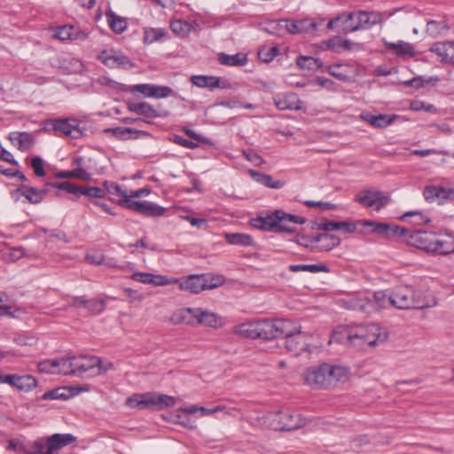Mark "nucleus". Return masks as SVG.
Wrapping results in <instances>:
<instances>
[{
  "instance_id": "1",
  "label": "nucleus",
  "mask_w": 454,
  "mask_h": 454,
  "mask_svg": "<svg viewBox=\"0 0 454 454\" xmlns=\"http://www.w3.org/2000/svg\"><path fill=\"white\" fill-rule=\"evenodd\" d=\"M387 332L377 324L342 326L335 329L329 340L349 347L364 348L366 346L375 347L386 341Z\"/></svg>"
},
{
  "instance_id": "2",
  "label": "nucleus",
  "mask_w": 454,
  "mask_h": 454,
  "mask_svg": "<svg viewBox=\"0 0 454 454\" xmlns=\"http://www.w3.org/2000/svg\"><path fill=\"white\" fill-rule=\"evenodd\" d=\"M392 290L360 294L344 301L348 309L372 314L379 309L393 307Z\"/></svg>"
},
{
  "instance_id": "3",
  "label": "nucleus",
  "mask_w": 454,
  "mask_h": 454,
  "mask_svg": "<svg viewBox=\"0 0 454 454\" xmlns=\"http://www.w3.org/2000/svg\"><path fill=\"white\" fill-rule=\"evenodd\" d=\"M393 307L398 309H422L435 305L434 299H428L425 293L410 285L392 289Z\"/></svg>"
},
{
  "instance_id": "4",
  "label": "nucleus",
  "mask_w": 454,
  "mask_h": 454,
  "mask_svg": "<svg viewBox=\"0 0 454 454\" xmlns=\"http://www.w3.org/2000/svg\"><path fill=\"white\" fill-rule=\"evenodd\" d=\"M340 16L341 21L340 31L343 34L369 29L381 20V14L374 12L357 11L342 13Z\"/></svg>"
},
{
  "instance_id": "5",
  "label": "nucleus",
  "mask_w": 454,
  "mask_h": 454,
  "mask_svg": "<svg viewBox=\"0 0 454 454\" xmlns=\"http://www.w3.org/2000/svg\"><path fill=\"white\" fill-rule=\"evenodd\" d=\"M176 403L174 396L163 395L156 392H147L144 394H134L126 400V404L137 410L153 409L162 410L172 407Z\"/></svg>"
},
{
  "instance_id": "6",
  "label": "nucleus",
  "mask_w": 454,
  "mask_h": 454,
  "mask_svg": "<svg viewBox=\"0 0 454 454\" xmlns=\"http://www.w3.org/2000/svg\"><path fill=\"white\" fill-rule=\"evenodd\" d=\"M287 334H283L285 338V346L287 351L298 356L303 351L311 352L315 344L312 342L313 335L301 332L300 326H297L291 321V326Z\"/></svg>"
},
{
  "instance_id": "7",
  "label": "nucleus",
  "mask_w": 454,
  "mask_h": 454,
  "mask_svg": "<svg viewBox=\"0 0 454 454\" xmlns=\"http://www.w3.org/2000/svg\"><path fill=\"white\" fill-rule=\"evenodd\" d=\"M266 419L268 426L273 430H296L306 423L300 414L289 410L269 412Z\"/></svg>"
},
{
  "instance_id": "8",
  "label": "nucleus",
  "mask_w": 454,
  "mask_h": 454,
  "mask_svg": "<svg viewBox=\"0 0 454 454\" xmlns=\"http://www.w3.org/2000/svg\"><path fill=\"white\" fill-rule=\"evenodd\" d=\"M258 338L264 340H271L283 337L287 334L291 326V320L275 319V320H260L257 321Z\"/></svg>"
},
{
  "instance_id": "9",
  "label": "nucleus",
  "mask_w": 454,
  "mask_h": 454,
  "mask_svg": "<svg viewBox=\"0 0 454 454\" xmlns=\"http://www.w3.org/2000/svg\"><path fill=\"white\" fill-rule=\"evenodd\" d=\"M327 370V363L308 368L303 377L305 382L315 388H330Z\"/></svg>"
},
{
  "instance_id": "10",
  "label": "nucleus",
  "mask_w": 454,
  "mask_h": 454,
  "mask_svg": "<svg viewBox=\"0 0 454 454\" xmlns=\"http://www.w3.org/2000/svg\"><path fill=\"white\" fill-rule=\"evenodd\" d=\"M355 200L364 207L377 211L384 207L388 202V198L383 192L372 190L364 191L356 194Z\"/></svg>"
},
{
  "instance_id": "11",
  "label": "nucleus",
  "mask_w": 454,
  "mask_h": 454,
  "mask_svg": "<svg viewBox=\"0 0 454 454\" xmlns=\"http://www.w3.org/2000/svg\"><path fill=\"white\" fill-rule=\"evenodd\" d=\"M280 28H285L290 34H309L317 31L318 23L309 19L299 20H279Z\"/></svg>"
},
{
  "instance_id": "12",
  "label": "nucleus",
  "mask_w": 454,
  "mask_h": 454,
  "mask_svg": "<svg viewBox=\"0 0 454 454\" xmlns=\"http://www.w3.org/2000/svg\"><path fill=\"white\" fill-rule=\"evenodd\" d=\"M362 224L365 227H371L372 233L387 238L402 237L404 236L407 232V230L404 228L386 223H378L375 221L367 220L362 222Z\"/></svg>"
},
{
  "instance_id": "13",
  "label": "nucleus",
  "mask_w": 454,
  "mask_h": 454,
  "mask_svg": "<svg viewBox=\"0 0 454 454\" xmlns=\"http://www.w3.org/2000/svg\"><path fill=\"white\" fill-rule=\"evenodd\" d=\"M276 232H294L296 230L297 224H303L306 221L303 217H300L298 215L286 214L285 212L279 210H276Z\"/></svg>"
},
{
  "instance_id": "14",
  "label": "nucleus",
  "mask_w": 454,
  "mask_h": 454,
  "mask_svg": "<svg viewBox=\"0 0 454 454\" xmlns=\"http://www.w3.org/2000/svg\"><path fill=\"white\" fill-rule=\"evenodd\" d=\"M190 81L198 88L209 89L210 90L216 88L227 89L230 87V83L226 79L213 75H192Z\"/></svg>"
},
{
  "instance_id": "15",
  "label": "nucleus",
  "mask_w": 454,
  "mask_h": 454,
  "mask_svg": "<svg viewBox=\"0 0 454 454\" xmlns=\"http://www.w3.org/2000/svg\"><path fill=\"white\" fill-rule=\"evenodd\" d=\"M327 369L326 372L330 388L336 387L338 383H345L349 379V369L344 364L327 363Z\"/></svg>"
},
{
  "instance_id": "16",
  "label": "nucleus",
  "mask_w": 454,
  "mask_h": 454,
  "mask_svg": "<svg viewBox=\"0 0 454 454\" xmlns=\"http://www.w3.org/2000/svg\"><path fill=\"white\" fill-rule=\"evenodd\" d=\"M54 131L67 137L77 139L83 132L78 127L77 121L74 119L54 120L51 122Z\"/></svg>"
},
{
  "instance_id": "17",
  "label": "nucleus",
  "mask_w": 454,
  "mask_h": 454,
  "mask_svg": "<svg viewBox=\"0 0 454 454\" xmlns=\"http://www.w3.org/2000/svg\"><path fill=\"white\" fill-rule=\"evenodd\" d=\"M437 234L424 231H416L411 235V242L419 249L433 252L435 249Z\"/></svg>"
},
{
  "instance_id": "18",
  "label": "nucleus",
  "mask_w": 454,
  "mask_h": 454,
  "mask_svg": "<svg viewBox=\"0 0 454 454\" xmlns=\"http://www.w3.org/2000/svg\"><path fill=\"white\" fill-rule=\"evenodd\" d=\"M98 58L105 66L110 68L130 66V60L128 57L116 53L113 50L101 51Z\"/></svg>"
},
{
  "instance_id": "19",
  "label": "nucleus",
  "mask_w": 454,
  "mask_h": 454,
  "mask_svg": "<svg viewBox=\"0 0 454 454\" xmlns=\"http://www.w3.org/2000/svg\"><path fill=\"white\" fill-rule=\"evenodd\" d=\"M400 116L397 114H380L378 115L372 114L370 113H362L360 119L366 121L374 128L384 129L394 123V121L399 119Z\"/></svg>"
},
{
  "instance_id": "20",
  "label": "nucleus",
  "mask_w": 454,
  "mask_h": 454,
  "mask_svg": "<svg viewBox=\"0 0 454 454\" xmlns=\"http://www.w3.org/2000/svg\"><path fill=\"white\" fill-rule=\"evenodd\" d=\"M430 51L435 53L441 61L454 65V42L435 43Z\"/></svg>"
},
{
  "instance_id": "21",
  "label": "nucleus",
  "mask_w": 454,
  "mask_h": 454,
  "mask_svg": "<svg viewBox=\"0 0 454 454\" xmlns=\"http://www.w3.org/2000/svg\"><path fill=\"white\" fill-rule=\"evenodd\" d=\"M276 107L279 110H300L301 102L294 93L278 94L273 98Z\"/></svg>"
},
{
  "instance_id": "22",
  "label": "nucleus",
  "mask_w": 454,
  "mask_h": 454,
  "mask_svg": "<svg viewBox=\"0 0 454 454\" xmlns=\"http://www.w3.org/2000/svg\"><path fill=\"white\" fill-rule=\"evenodd\" d=\"M8 385L24 392H28L37 386V380L31 375L11 374Z\"/></svg>"
},
{
  "instance_id": "23",
  "label": "nucleus",
  "mask_w": 454,
  "mask_h": 454,
  "mask_svg": "<svg viewBox=\"0 0 454 454\" xmlns=\"http://www.w3.org/2000/svg\"><path fill=\"white\" fill-rule=\"evenodd\" d=\"M54 37L61 40H81L83 41L88 37V34L73 26H64L57 29Z\"/></svg>"
},
{
  "instance_id": "24",
  "label": "nucleus",
  "mask_w": 454,
  "mask_h": 454,
  "mask_svg": "<svg viewBox=\"0 0 454 454\" xmlns=\"http://www.w3.org/2000/svg\"><path fill=\"white\" fill-rule=\"evenodd\" d=\"M9 140L21 152L28 151L34 145V137L27 132L10 133Z\"/></svg>"
},
{
  "instance_id": "25",
  "label": "nucleus",
  "mask_w": 454,
  "mask_h": 454,
  "mask_svg": "<svg viewBox=\"0 0 454 454\" xmlns=\"http://www.w3.org/2000/svg\"><path fill=\"white\" fill-rule=\"evenodd\" d=\"M180 290L194 294L204 291L201 274H192L184 277V280L180 283Z\"/></svg>"
},
{
  "instance_id": "26",
  "label": "nucleus",
  "mask_w": 454,
  "mask_h": 454,
  "mask_svg": "<svg viewBox=\"0 0 454 454\" xmlns=\"http://www.w3.org/2000/svg\"><path fill=\"white\" fill-rule=\"evenodd\" d=\"M196 308L180 309L173 312L169 321L174 325H193L195 323Z\"/></svg>"
},
{
  "instance_id": "27",
  "label": "nucleus",
  "mask_w": 454,
  "mask_h": 454,
  "mask_svg": "<svg viewBox=\"0 0 454 454\" xmlns=\"http://www.w3.org/2000/svg\"><path fill=\"white\" fill-rule=\"evenodd\" d=\"M97 360L92 356H75V369L77 376L82 375L87 372H90L91 375H95V364Z\"/></svg>"
},
{
  "instance_id": "28",
  "label": "nucleus",
  "mask_w": 454,
  "mask_h": 454,
  "mask_svg": "<svg viewBox=\"0 0 454 454\" xmlns=\"http://www.w3.org/2000/svg\"><path fill=\"white\" fill-rule=\"evenodd\" d=\"M106 133H110L118 139L126 140L130 138H138L140 136H148L146 131L138 130L132 128L126 127H116L109 128L105 130Z\"/></svg>"
},
{
  "instance_id": "29",
  "label": "nucleus",
  "mask_w": 454,
  "mask_h": 454,
  "mask_svg": "<svg viewBox=\"0 0 454 454\" xmlns=\"http://www.w3.org/2000/svg\"><path fill=\"white\" fill-rule=\"evenodd\" d=\"M251 224L253 227L256 229H260L262 231H276L277 226V212H273L271 214H268L264 216L260 215L257 216L251 221Z\"/></svg>"
},
{
  "instance_id": "30",
  "label": "nucleus",
  "mask_w": 454,
  "mask_h": 454,
  "mask_svg": "<svg viewBox=\"0 0 454 454\" xmlns=\"http://www.w3.org/2000/svg\"><path fill=\"white\" fill-rule=\"evenodd\" d=\"M434 253L448 254L454 252V237L450 234H437Z\"/></svg>"
},
{
  "instance_id": "31",
  "label": "nucleus",
  "mask_w": 454,
  "mask_h": 454,
  "mask_svg": "<svg viewBox=\"0 0 454 454\" xmlns=\"http://www.w3.org/2000/svg\"><path fill=\"white\" fill-rule=\"evenodd\" d=\"M250 176L258 184L271 189H280L284 186L285 182L281 180H274L270 175L258 172L256 170H249Z\"/></svg>"
},
{
  "instance_id": "32",
  "label": "nucleus",
  "mask_w": 454,
  "mask_h": 454,
  "mask_svg": "<svg viewBox=\"0 0 454 454\" xmlns=\"http://www.w3.org/2000/svg\"><path fill=\"white\" fill-rule=\"evenodd\" d=\"M128 107L130 112L146 118H157L160 116L158 110L147 102L129 103Z\"/></svg>"
},
{
  "instance_id": "33",
  "label": "nucleus",
  "mask_w": 454,
  "mask_h": 454,
  "mask_svg": "<svg viewBox=\"0 0 454 454\" xmlns=\"http://www.w3.org/2000/svg\"><path fill=\"white\" fill-rule=\"evenodd\" d=\"M195 314V322L198 324L209 327H217L220 325L219 317L214 312L196 308Z\"/></svg>"
},
{
  "instance_id": "34",
  "label": "nucleus",
  "mask_w": 454,
  "mask_h": 454,
  "mask_svg": "<svg viewBox=\"0 0 454 454\" xmlns=\"http://www.w3.org/2000/svg\"><path fill=\"white\" fill-rule=\"evenodd\" d=\"M319 229L325 231H340L344 233L349 234L355 232L356 227L354 223L349 222L327 221L320 223Z\"/></svg>"
},
{
  "instance_id": "35",
  "label": "nucleus",
  "mask_w": 454,
  "mask_h": 454,
  "mask_svg": "<svg viewBox=\"0 0 454 454\" xmlns=\"http://www.w3.org/2000/svg\"><path fill=\"white\" fill-rule=\"evenodd\" d=\"M385 46L389 50L395 51V54L399 57H413L415 55L413 46L407 42L385 43Z\"/></svg>"
},
{
  "instance_id": "36",
  "label": "nucleus",
  "mask_w": 454,
  "mask_h": 454,
  "mask_svg": "<svg viewBox=\"0 0 454 454\" xmlns=\"http://www.w3.org/2000/svg\"><path fill=\"white\" fill-rule=\"evenodd\" d=\"M218 61L221 65L230 67H242L247 64V58L244 54L229 55L226 53L218 54Z\"/></svg>"
},
{
  "instance_id": "37",
  "label": "nucleus",
  "mask_w": 454,
  "mask_h": 454,
  "mask_svg": "<svg viewBox=\"0 0 454 454\" xmlns=\"http://www.w3.org/2000/svg\"><path fill=\"white\" fill-rule=\"evenodd\" d=\"M257 321L246 322L235 327V333L245 338L256 339L258 338L257 333Z\"/></svg>"
},
{
  "instance_id": "38",
  "label": "nucleus",
  "mask_w": 454,
  "mask_h": 454,
  "mask_svg": "<svg viewBox=\"0 0 454 454\" xmlns=\"http://www.w3.org/2000/svg\"><path fill=\"white\" fill-rule=\"evenodd\" d=\"M224 238L229 244L235 246L249 247L254 243L253 238L246 233H225Z\"/></svg>"
},
{
  "instance_id": "39",
  "label": "nucleus",
  "mask_w": 454,
  "mask_h": 454,
  "mask_svg": "<svg viewBox=\"0 0 454 454\" xmlns=\"http://www.w3.org/2000/svg\"><path fill=\"white\" fill-rule=\"evenodd\" d=\"M58 373L59 374H72L76 375L75 369V356L57 358Z\"/></svg>"
},
{
  "instance_id": "40",
  "label": "nucleus",
  "mask_w": 454,
  "mask_h": 454,
  "mask_svg": "<svg viewBox=\"0 0 454 454\" xmlns=\"http://www.w3.org/2000/svg\"><path fill=\"white\" fill-rule=\"evenodd\" d=\"M140 214L146 216H161L165 213V208L151 201H141Z\"/></svg>"
},
{
  "instance_id": "41",
  "label": "nucleus",
  "mask_w": 454,
  "mask_h": 454,
  "mask_svg": "<svg viewBox=\"0 0 454 454\" xmlns=\"http://www.w3.org/2000/svg\"><path fill=\"white\" fill-rule=\"evenodd\" d=\"M106 18L111 29L116 34L123 33L127 28L126 20L116 15L114 12H110L106 13Z\"/></svg>"
},
{
  "instance_id": "42",
  "label": "nucleus",
  "mask_w": 454,
  "mask_h": 454,
  "mask_svg": "<svg viewBox=\"0 0 454 454\" xmlns=\"http://www.w3.org/2000/svg\"><path fill=\"white\" fill-rule=\"evenodd\" d=\"M201 276L204 291L217 288L224 283V278L219 274H201Z\"/></svg>"
},
{
  "instance_id": "43",
  "label": "nucleus",
  "mask_w": 454,
  "mask_h": 454,
  "mask_svg": "<svg viewBox=\"0 0 454 454\" xmlns=\"http://www.w3.org/2000/svg\"><path fill=\"white\" fill-rule=\"evenodd\" d=\"M297 65L303 70L316 71L319 69L323 64L319 59L301 56L297 59Z\"/></svg>"
},
{
  "instance_id": "44",
  "label": "nucleus",
  "mask_w": 454,
  "mask_h": 454,
  "mask_svg": "<svg viewBox=\"0 0 454 454\" xmlns=\"http://www.w3.org/2000/svg\"><path fill=\"white\" fill-rule=\"evenodd\" d=\"M166 34L167 31L164 28L145 27L144 28L143 41L146 44H151L160 41Z\"/></svg>"
},
{
  "instance_id": "45",
  "label": "nucleus",
  "mask_w": 454,
  "mask_h": 454,
  "mask_svg": "<svg viewBox=\"0 0 454 454\" xmlns=\"http://www.w3.org/2000/svg\"><path fill=\"white\" fill-rule=\"evenodd\" d=\"M289 270L293 272L309 271L312 273L329 271L325 264H292L289 266Z\"/></svg>"
},
{
  "instance_id": "46",
  "label": "nucleus",
  "mask_w": 454,
  "mask_h": 454,
  "mask_svg": "<svg viewBox=\"0 0 454 454\" xmlns=\"http://www.w3.org/2000/svg\"><path fill=\"white\" fill-rule=\"evenodd\" d=\"M130 278L134 281H137V282H139L142 284L153 285V286H159L158 282L160 279V275H154L152 273L140 272V271L134 272Z\"/></svg>"
},
{
  "instance_id": "47",
  "label": "nucleus",
  "mask_w": 454,
  "mask_h": 454,
  "mask_svg": "<svg viewBox=\"0 0 454 454\" xmlns=\"http://www.w3.org/2000/svg\"><path fill=\"white\" fill-rule=\"evenodd\" d=\"M27 454H46L47 443L43 438H38L30 444H27L25 449Z\"/></svg>"
},
{
  "instance_id": "48",
  "label": "nucleus",
  "mask_w": 454,
  "mask_h": 454,
  "mask_svg": "<svg viewBox=\"0 0 454 454\" xmlns=\"http://www.w3.org/2000/svg\"><path fill=\"white\" fill-rule=\"evenodd\" d=\"M118 204L127 209L139 213L141 201L133 200V197L127 191L121 199H119Z\"/></svg>"
},
{
  "instance_id": "49",
  "label": "nucleus",
  "mask_w": 454,
  "mask_h": 454,
  "mask_svg": "<svg viewBox=\"0 0 454 454\" xmlns=\"http://www.w3.org/2000/svg\"><path fill=\"white\" fill-rule=\"evenodd\" d=\"M22 195L31 203L36 204L42 201L45 195V192L33 187H24Z\"/></svg>"
},
{
  "instance_id": "50",
  "label": "nucleus",
  "mask_w": 454,
  "mask_h": 454,
  "mask_svg": "<svg viewBox=\"0 0 454 454\" xmlns=\"http://www.w3.org/2000/svg\"><path fill=\"white\" fill-rule=\"evenodd\" d=\"M317 240L323 243L322 247L325 250L333 249L339 246L340 242V239L337 236L328 233L320 234Z\"/></svg>"
},
{
  "instance_id": "51",
  "label": "nucleus",
  "mask_w": 454,
  "mask_h": 454,
  "mask_svg": "<svg viewBox=\"0 0 454 454\" xmlns=\"http://www.w3.org/2000/svg\"><path fill=\"white\" fill-rule=\"evenodd\" d=\"M348 68L347 65L337 64L328 67V72L331 75L337 78L340 81L346 82L349 80V75L346 72Z\"/></svg>"
},
{
  "instance_id": "52",
  "label": "nucleus",
  "mask_w": 454,
  "mask_h": 454,
  "mask_svg": "<svg viewBox=\"0 0 454 454\" xmlns=\"http://www.w3.org/2000/svg\"><path fill=\"white\" fill-rule=\"evenodd\" d=\"M171 30L179 35H187L192 30V25L187 21L176 20L170 24Z\"/></svg>"
},
{
  "instance_id": "53",
  "label": "nucleus",
  "mask_w": 454,
  "mask_h": 454,
  "mask_svg": "<svg viewBox=\"0 0 454 454\" xmlns=\"http://www.w3.org/2000/svg\"><path fill=\"white\" fill-rule=\"evenodd\" d=\"M37 369L44 373H58L57 359H46L37 364Z\"/></svg>"
},
{
  "instance_id": "54",
  "label": "nucleus",
  "mask_w": 454,
  "mask_h": 454,
  "mask_svg": "<svg viewBox=\"0 0 454 454\" xmlns=\"http://www.w3.org/2000/svg\"><path fill=\"white\" fill-rule=\"evenodd\" d=\"M95 360H97L95 364V375L106 373L114 368L113 363L109 360H104L98 356H95Z\"/></svg>"
},
{
  "instance_id": "55",
  "label": "nucleus",
  "mask_w": 454,
  "mask_h": 454,
  "mask_svg": "<svg viewBox=\"0 0 454 454\" xmlns=\"http://www.w3.org/2000/svg\"><path fill=\"white\" fill-rule=\"evenodd\" d=\"M106 307L104 300L101 299H91L87 300L85 307L91 313H100Z\"/></svg>"
},
{
  "instance_id": "56",
  "label": "nucleus",
  "mask_w": 454,
  "mask_h": 454,
  "mask_svg": "<svg viewBox=\"0 0 454 454\" xmlns=\"http://www.w3.org/2000/svg\"><path fill=\"white\" fill-rule=\"evenodd\" d=\"M81 194H84L90 198H104L106 196V191L99 187L82 186Z\"/></svg>"
},
{
  "instance_id": "57",
  "label": "nucleus",
  "mask_w": 454,
  "mask_h": 454,
  "mask_svg": "<svg viewBox=\"0 0 454 454\" xmlns=\"http://www.w3.org/2000/svg\"><path fill=\"white\" fill-rule=\"evenodd\" d=\"M437 201L439 203H443L446 200H450L454 199V190L453 189H445L442 186H437Z\"/></svg>"
},
{
  "instance_id": "58",
  "label": "nucleus",
  "mask_w": 454,
  "mask_h": 454,
  "mask_svg": "<svg viewBox=\"0 0 454 454\" xmlns=\"http://www.w3.org/2000/svg\"><path fill=\"white\" fill-rule=\"evenodd\" d=\"M410 109L415 112L424 110L426 112L434 113L436 111L434 105L426 104L420 100L411 101L410 104Z\"/></svg>"
},
{
  "instance_id": "59",
  "label": "nucleus",
  "mask_w": 454,
  "mask_h": 454,
  "mask_svg": "<svg viewBox=\"0 0 454 454\" xmlns=\"http://www.w3.org/2000/svg\"><path fill=\"white\" fill-rule=\"evenodd\" d=\"M169 96H174V92L171 88L168 86L153 85V98H165Z\"/></svg>"
},
{
  "instance_id": "60",
  "label": "nucleus",
  "mask_w": 454,
  "mask_h": 454,
  "mask_svg": "<svg viewBox=\"0 0 454 454\" xmlns=\"http://www.w3.org/2000/svg\"><path fill=\"white\" fill-rule=\"evenodd\" d=\"M103 189H105L106 193L107 192L109 194L115 195V196L119 197V199H121L122 196L127 192V191L122 190L120 185H118L114 183H108V182L104 183Z\"/></svg>"
},
{
  "instance_id": "61",
  "label": "nucleus",
  "mask_w": 454,
  "mask_h": 454,
  "mask_svg": "<svg viewBox=\"0 0 454 454\" xmlns=\"http://www.w3.org/2000/svg\"><path fill=\"white\" fill-rule=\"evenodd\" d=\"M31 167L35 176L39 177L45 176L44 161L39 156H35L31 160Z\"/></svg>"
},
{
  "instance_id": "62",
  "label": "nucleus",
  "mask_w": 454,
  "mask_h": 454,
  "mask_svg": "<svg viewBox=\"0 0 454 454\" xmlns=\"http://www.w3.org/2000/svg\"><path fill=\"white\" fill-rule=\"evenodd\" d=\"M278 50L276 47L264 48L258 52L260 59L263 62L271 61L278 54Z\"/></svg>"
},
{
  "instance_id": "63",
  "label": "nucleus",
  "mask_w": 454,
  "mask_h": 454,
  "mask_svg": "<svg viewBox=\"0 0 454 454\" xmlns=\"http://www.w3.org/2000/svg\"><path fill=\"white\" fill-rule=\"evenodd\" d=\"M54 186L57 187L58 189L66 191L68 193L74 194V195L81 193V190H82V186L71 184L69 182L59 183V184H56Z\"/></svg>"
},
{
  "instance_id": "64",
  "label": "nucleus",
  "mask_w": 454,
  "mask_h": 454,
  "mask_svg": "<svg viewBox=\"0 0 454 454\" xmlns=\"http://www.w3.org/2000/svg\"><path fill=\"white\" fill-rule=\"evenodd\" d=\"M444 29H445V26L438 21L431 20V21L427 22V31L433 36H436V35L442 34Z\"/></svg>"
}]
</instances>
